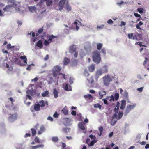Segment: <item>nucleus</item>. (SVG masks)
Wrapping results in <instances>:
<instances>
[{"label": "nucleus", "instance_id": "f257e3e1", "mask_svg": "<svg viewBox=\"0 0 149 149\" xmlns=\"http://www.w3.org/2000/svg\"><path fill=\"white\" fill-rule=\"evenodd\" d=\"M114 78L113 77L108 75L104 76L102 78L103 84L106 86L109 85Z\"/></svg>", "mask_w": 149, "mask_h": 149}, {"label": "nucleus", "instance_id": "f03ea898", "mask_svg": "<svg viewBox=\"0 0 149 149\" xmlns=\"http://www.w3.org/2000/svg\"><path fill=\"white\" fill-rule=\"evenodd\" d=\"M93 61L96 63H99L101 60L100 55V52L97 51L94 52L92 55Z\"/></svg>", "mask_w": 149, "mask_h": 149}, {"label": "nucleus", "instance_id": "7ed1b4c3", "mask_svg": "<svg viewBox=\"0 0 149 149\" xmlns=\"http://www.w3.org/2000/svg\"><path fill=\"white\" fill-rule=\"evenodd\" d=\"M136 104L133 103L132 105H128L127 106L126 109L124 113L125 115H127L128 113L132 110L134 109L136 107Z\"/></svg>", "mask_w": 149, "mask_h": 149}, {"label": "nucleus", "instance_id": "20e7f679", "mask_svg": "<svg viewBox=\"0 0 149 149\" xmlns=\"http://www.w3.org/2000/svg\"><path fill=\"white\" fill-rule=\"evenodd\" d=\"M61 70L60 66L57 65L55 66L52 69L53 74L54 77H56L58 74V72Z\"/></svg>", "mask_w": 149, "mask_h": 149}, {"label": "nucleus", "instance_id": "39448f33", "mask_svg": "<svg viewBox=\"0 0 149 149\" xmlns=\"http://www.w3.org/2000/svg\"><path fill=\"white\" fill-rule=\"evenodd\" d=\"M36 91L35 89H33L28 90L26 92L27 95H26L27 97L30 100H31L32 98L30 95L33 96L36 93Z\"/></svg>", "mask_w": 149, "mask_h": 149}, {"label": "nucleus", "instance_id": "423d86ee", "mask_svg": "<svg viewBox=\"0 0 149 149\" xmlns=\"http://www.w3.org/2000/svg\"><path fill=\"white\" fill-rule=\"evenodd\" d=\"M8 117V120L11 122H13L17 118V114L16 113L13 114H10Z\"/></svg>", "mask_w": 149, "mask_h": 149}, {"label": "nucleus", "instance_id": "0eeeda50", "mask_svg": "<svg viewBox=\"0 0 149 149\" xmlns=\"http://www.w3.org/2000/svg\"><path fill=\"white\" fill-rule=\"evenodd\" d=\"M31 34L32 37L31 39V42L32 44H34V42L36 41V39H37V33L36 34V37H35V33L34 32H32V33L31 32H30V33H28V35H31Z\"/></svg>", "mask_w": 149, "mask_h": 149}, {"label": "nucleus", "instance_id": "6e6552de", "mask_svg": "<svg viewBox=\"0 0 149 149\" xmlns=\"http://www.w3.org/2000/svg\"><path fill=\"white\" fill-rule=\"evenodd\" d=\"M118 120V115L115 113L112 117V120L111 124L112 125H114L117 121Z\"/></svg>", "mask_w": 149, "mask_h": 149}, {"label": "nucleus", "instance_id": "1a4fd4ad", "mask_svg": "<svg viewBox=\"0 0 149 149\" xmlns=\"http://www.w3.org/2000/svg\"><path fill=\"white\" fill-rule=\"evenodd\" d=\"M56 36H54L53 35L50 36L49 37V39L48 40H45L44 41V45L47 46L48 45V44L51 42L52 39L53 38H56Z\"/></svg>", "mask_w": 149, "mask_h": 149}, {"label": "nucleus", "instance_id": "9d476101", "mask_svg": "<svg viewBox=\"0 0 149 149\" xmlns=\"http://www.w3.org/2000/svg\"><path fill=\"white\" fill-rule=\"evenodd\" d=\"M104 73L103 72L102 69H99L97 70L96 72V74L95 76V78L97 80L99 76H101Z\"/></svg>", "mask_w": 149, "mask_h": 149}, {"label": "nucleus", "instance_id": "9b49d317", "mask_svg": "<svg viewBox=\"0 0 149 149\" xmlns=\"http://www.w3.org/2000/svg\"><path fill=\"white\" fill-rule=\"evenodd\" d=\"M31 111L33 113V116H35L36 115L34 112L37 111V104H34V106H32L30 108Z\"/></svg>", "mask_w": 149, "mask_h": 149}, {"label": "nucleus", "instance_id": "f8f14e48", "mask_svg": "<svg viewBox=\"0 0 149 149\" xmlns=\"http://www.w3.org/2000/svg\"><path fill=\"white\" fill-rule=\"evenodd\" d=\"M65 2V0H60V1L58 6L60 11H61L63 9Z\"/></svg>", "mask_w": 149, "mask_h": 149}, {"label": "nucleus", "instance_id": "ddd939ff", "mask_svg": "<svg viewBox=\"0 0 149 149\" xmlns=\"http://www.w3.org/2000/svg\"><path fill=\"white\" fill-rule=\"evenodd\" d=\"M76 46L75 45H72L69 47V52L72 53L74 52L76 49Z\"/></svg>", "mask_w": 149, "mask_h": 149}, {"label": "nucleus", "instance_id": "4468645a", "mask_svg": "<svg viewBox=\"0 0 149 149\" xmlns=\"http://www.w3.org/2000/svg\"><path fill=\"white\" fill-rule=\"evenodd\" d=\"M84 125L85 123H84L80 122L78 124V126L79 128L83 130H84L85 129Z\"/></svg>", "mask_w": 149, "mask_h": 149}, {"label": "nucleus", "instance_id": "2eb2a0df", "mask_svg": "<svg viewBox=\"0 0 149 149\" xmlns=\"http://www.w3.org/2000/svg\"><path fill=\"white\" fill-rule=\"evenodd\" d=\"M12 7V6L10 5H8L6 6L3 9V10L6 12L9 11L11 9Z\"/></svg>", "mask_w": 149, "mask_h": 149}, {"label": "nucleus", "instance_id": "dca6fc26", "mask_svg": "<svg viewBox=\"0 0 149 149\" xmlns=\"http://www.w3.org/2000/svg\"><path fill=\"white\" fill-rule=\"evenodd\" d=\"M45 106L44 101L43 100H41L39 101V103H38V111L40 110L39 107H43Z\"/></svg>", "mask_w": 149, "mask_h": 149}, {"label": "nucleus", "instance_id": "f3484780", "mask_svg": "<svg viewBox=\"0 0 149 149\" xmlns=\"http://www.w3.org/2000/svg\"><path fill=\"white\" fill-rule=\"evenodd\" d=\"M62 113H63L64 115H67L68 114V111L67 110V107L65 106L61 110Z\"/></svg>", "mask_w": 149, "mask_h": 149}, {"label": "nucleus", "instance_id": "a211bd4d", "mask_svg": "<svg viewBox=\"0 0 149 149\" xmlns=\"http://www.w3.org/2000/svg\"><path fill=\"white\" fill-rule=\"evenodd\" d=\"M53 94L54 97L55 98H56L58 96V92L56 88L54 89Z\"/></svg>", "mask_w": 149, "mask_h": 149}, {"label": "nucleus", "instance_id": "6ab92c4d", "mask_svg": "<svg viewBox=\"0 0 149 149\" xmlns=\"http://www.w3.org/2000/svg\"><path fill=\"white\" fill-rule=\"evenodd\" d=\"M45 128L43 125L41 126L40 128V130L38 132V134H41L45 130Z\"/></svg>", "mask_w": 149, "mask_h": 149}, {"label": "nucleus", "instance_id": "aec40b11", "mask_svg": "<svg viewBox=\"0 0 149 149\" xmlns=\"http://www.w3.org/2000/svg\"><path fill=\"white\" fill-rule=\"evenodd\" d=\"M64 123L66 125H69L71 121V120L68 118H64Z\"/></svg>", "mask_w": 149, "mask_h": 149}, {"label": "nucleus", "instance_id": "412c9836", "mask_svg": "<svg viewBox=\"0 0 149 149\" xmlns=\"http://www.w3.org/2000/svg\"><path fill=\"white\" fill-rule=\"evenodd\" d=\"M126 105V101L125 100H123L121 101V104L120 108L122 109H123L125 107Z\"/></svg>", "mask_w": 149, "mask_h": 149}, {"label": "nucleus", "instance_id": "4be33fe9", "mask_svg": "<svg viewBox=\"0 0 149 149\" xmlns=\"http://www.w3.org/2000/svg\"><path fill=\"white\" fill-rule=\"evenodd\" d=\"M28 8L29 11L32 12H33L36 11V8L35 6H28Z\"/></svg>", "mask_w": 149, "mask_h": 149}, {"label": "nucleus", "instance_id": "5701e85b", "mask_svg": "<svg viewBox=\"0 0 149 149\" xmlns=\"http://www.w3.org/2000/svg\"><path fill=\"white\" fill-rule=\"evenodd\" d=\"M13 6L15 8V9L17 10H20V4L19 3H16Z\"/></svg>", "mask_w": 149, "mask_h": 149}, {"label": "nucleus", "instance_id": "b1692460", "mask_svg": "<svg viewBox=\"0 0 149 149\" xmlns=\"http://www.w3.org/2000/svg\"><path fill=\"white\" fill-rule=\"evenodd\" d=\"M77 21V22L76 21H75L74 22V24L76 25V30L77 31H78L79 29V27L77 25H81V23L79 21Z\"/></svg>", "mask_w": 149, "mask_h": 149}, {"label": "nucleus", "instance_id": "393cba45", "mask_svg": "<svg viewBox=\"0 0 149 149\" xmlns=\"http://www.w3.org/2000/svg\"><path fill=\"white\" fill-rule=\"evenodd\" d=\"M69 62V60L67 58H65L63 61V64L65 65H67Z\"/></svg>", "mask_w": 149, "mask_h": 149}, {"label": "nucleus", "instance_id": "a878e982", "mask_svg": "<svg viewBox=\"0 0 149 149\" xmlns=\"http://www.w3.org/2000/svg\"><path fill=\"white\" fill-rule=\"evenodd\" d=\"M67 91H71L72 90L71 86L68 85V84L65 85V87L64 88Z\"/></svg>", "mask_w": 149, "mask_h": 149}, {"label": "nucleus", "instance_id": "bb28decb", "mask_svg": "<svg viewBox=\"0 0 149 149\" xmlns=\"http://www.w3.org/2000/svg\"><path fill=\"white\" fill-rule=\"evenodd\" d=\"M46 4L47 6H49L51 5L53 3L52 0H47L45 1Z\"/></svg>", "mask_w": 149, "mask_h": 149}, {"label": "nucleus", "instance_id": "cd10ccee", "mask_svg": "<svg viewBox=\"0 0 149 149\" xmlns=\"http://www.w3.org/2000/svg\"><path fill=\"white\" fill-rule=\"evenodd\" d=\"M107 99L110 102L113 101L114 100V96L113 95H111L110 97H107Z\"/></svg>", "mask_w": 149, "mask_h": 149}, {"label": "nucleus", "instance_id": "c85d7f7f", "mask_svg": "<svg viewBox=\"0 0 149 149\" xmlns=\"http://www.w3.org/2000/svg\"><path fill=\"white\" fill-rule=\"evenodd\" d=\"M97 141V140H94L91 141V142L88 144V145L89 146H92L93 145L94 143H96Z\"/></svg>", "mask_w": 149, "mask_h": 149}, {"label": "nucleus", "instance_id": "c756f323", "mask_svg": "<svg viewBox=\"0 0 149 149\" xmlns=\"http://www.w3.org/2000/svg\"><path fill=\"white\" fill-rule=\"evenodd\" d=\"M106 94V93L105 91H102L99 92V95L101 97L100 98V99H102L103 97V96L105 95Z\"/></svg>", "mask_w": 149, "mask_h": 149}, {"label": "nucleus", "instance_id": "7c9ffc66", "mask_svg": "<svg viewBox=\"0 0 149 149\" xmlns=\"http://www.w3.org/2000/svg\"><path fill=\"white\" fill-rule=\"evenodd\" d=\"M95 69V66L94 65H92L90 66L89 67V70L90 71H93Z\"/></svg>", "mask_w": 149, "mask_h": 149}, {"label": "nucleus", "instance_id": "2f4dec72", "mask_svg": "<svg viewBox=\"0 0 149 149\" xmlns=\"http://www.w3.org/2000/svg\"><path fill=\"white\" fill-rule=\"evenodd\" d=\"M20 59L22 60H24L23 61V62L25 63H27V59L26 58V56H21L20 57Z\"/></svg>", "mask_w": 149, "mask_h": 149}, {"label": "nucleus", "instance_id": "473e14b6", "mask_svg": "<svg viewBox=\"0 0 149 149\" xmlns=\"http://www.w3.org/2000/svg\"><path fill=\"white\" fill-rule=\"evenodd\" d=\"M127 3V2H124L123 1H121L120 2H118L116 3V4L119 6H121V5L123 4H125Z\"/></svg>", "mask_w": 149, "mask_h": 149}, {"label": "nucleus", "instance_id": "72a5a7b5", "mask_svg": "<svg viewBox=\"0 0 149 149\" xmlns=\"http://www.w3.org/2000/svg\"><path fill=\"white\" fill-rule=\"evenodd\" d=\"M49 92L47 91H46L42 93V95L43 97L47 96L49 94Z\"/></svg>", "mask_w": 149, "mask_h": 149}, {"label": "nucleus", "instance_id": "f704fd0d", "mask_svg": "<svg viewBox=\"0 0 149 149\" xmlns=\"http://www.w3.org/2000/svg\"><path fill=\"white\" fill-rule=\"evenodd\" d=\"M102 47V44L101 43H98L97 44V49L100 50Z\"/></svg>", "mask_w": 149, "mask_h": 149}, {"label": "nucleus", "instance_id": "c9c22d12", "mask_svg": "<svg viewBox=\"0 0 149 149\" xmlns=\"http://www.w3.org/2000/svg\"><path fill=\"white\" fill-rule=\"evenodd\" d=\"M103 72L104 73H106L108 71L107 67V65H105L103 67V69L102 70Z\"/></svg>", "mask_w": 149, "mask_h": 149}, {"label": "nucleus", "instance_id": "e433bc0d", "mask_svg": "<svg viewBox=\"0 0 149 149\" xmlns=\"http://www.w3.org/2000/svg\"><path fill=\"white\" fill-rule=\"evenodd\" d=\"M63 25L65 27L68 28V29H65V30H66L67 31V32H68H68H69V31L70 30L72 29V28L71 27H70V26H69V27L67 25L64 24Z\"/></svg>", "mask_w": 149, "mask_h": 149}, {"label": "nucleus", "instance_id": "4c0bfd02", "mask_svg": "<svg viewBox=\"0 0 149 149\" xmlns=\"http://www.w3.org/2000/svg\"><path fill=\"white\" fill-rule=\"evenodd\" d=\"M123 112H119L118 113V119L119 120L123 116Z\"/></svg>", "mask_w": 149, "mask_h": 149}, {"label": "nucleus", "instance_id": "58836bf2", "mask_svg": "<svg viewBox=\"0 0 149 149\" xmlns=\"http://www.w3.org/2000/svg\"><path fill=\"white\" fill-rule=\"evenodd\" d=\"M144 9L143 8H138L137 9V11L140 13L141 14L143 13Z\"/></svg>", "mask_w": 149, "mask_h": 149}, {"label": "nucleus", "instance_id": "ea45409f", "mask_svg": "<svg viewBox=\"0 0 149 149\" xmlns=\"http://www.w3.org/2000/svg\"><path fill=\"white\" fill-rule=\"evenodd\" d=\"M66 9L68 12L70 11L71 10V7L68 5V3L66 4Z\"/></svg>", "mask_w": 149, "mask_h": 149}, {"label": "nucleus", "instance_id": "a19ab883", "mask_svg": "<svg viewBox=\"0 0 149 149\" xmlns=\"http://www.w3.org/2000/svg\"><path fill=\"white\" fill-rule=\"evenodd\" d=\"M31 131L32 134L33 136H34L36 133V130L33 128H32L31 129Z\"/></svg>", "mask_w": 149, "mask_h": 149}, {"label": "nucleus", "instance_id": "79ce46f5", "mask_svg": "<svg viewBox=\"0 0 149 149\" xmlns=\"http://www.w3.org/2000/svg\"><path fill=\"white\" fill-rule=\"evenodd\" d=\"M84 97L85 98H88L89 99H91L92 98V96L91 94L85 95Z\"/></svg>", "mask_w": 149, "mask_h": 149}, {"label": "nucleus", "instance_id": "37998d69", "mask_svg": "<svg viewBox=\"0 0 149 149\" xmlns=\"http://www.w3.org/2000/svg\"><path fill=\"white\" fill-rule=\"evenodd\" d=\"M94 107L95 108H98L100 109H101V106L99 104H95L94 105Z\"/></svg>", "mask_w": 149, "mask_h": 149}, {"label": "nucleus", "instance_id": "c03bdc74", "mask_svg": "<svg viewBox=\"0 0 149 149\" xmlns=\"http://www.w3.org/2000/svg\"><path fill=\"white\" fill-rule=\"evenodd\" d=\"M104 26V25L102 24L100 26L97 25L96 28L97 30H98L102 29Z\"/></svg>", "mask_w": 149, "mask_h": 149}, {"label": "nucleus", "instance_id": "a18cd8bd", "mask_svg": "<svg viewBox=\"0 0 149 149\" xmlns=\"http://www.w3.org/2000/svg\"><path fill=\"white\" fill-rule=\"evenodd\" d=\"M91 47L90 46L88 45L86 47L85 46L84 47V49L87 52L90 51L91 50Z\"/></svg>", "mask_w": 149, "mask_h": 149}, {"label": "nucleus", "instance_id": "49530a36", "mask_svg": "<svg viewBox=\"0 0 149 149\" xmlns=\"http://www.w3.org/2000/svg\"><path fill=\"white\" fill-rule=\"evenodd\" d=\"M52 140L54 142H57L58 141V139L57 137H53L52 138Z\"/></svg>", "mask_w": 149, "mask_h": 149}, {"label": "nucleus", "instance_id": "de8ad7c7", "mask_svg": "<svg viewBox=\"0 0 149 149\" xmlns=\"http://www.w3.org/2000/svg\"><path fill=\"white\" fill-rule=\"evenodd\" d=\"M38 47H39L40 48H41L42 47V44L40 40H39L38 41Z\"/></svg>", "mask_w": 149, "mask_h": 149}, {"label": "nucleus", "instance_id": "09e8293b", "mask_svg": "<svg viewBox=\"0 0 149 149\" xmlns=\"http://www.w3.org/2000/svg\"><path fill=\"white\" fill-rule=\"evenodd\" d=\"M8 2L10 3H12L13 6H14L16 3V1L14 0H9Z\"/></svg>", "mask_w": 149, "mask_h": 149}, {"label": "nucleus", "instance_id": "8fccbe9b", "mask_svg": "<svg viewBox=\"0 0 149 149\" xmlns=\"http://www.w3.org/2000/svg\"><path fill=\"white\" fill-rule=\"evenodd\" d=\"M119 94L118 93H116L114 95L115 99V100H117L119 98Z\"/></svg>", "mask_w": 149, "mask_h": 149}, {"label": "nucleus", "instance_id": "3c124183", "mask_svg": "<svg viewBox=\"0 0 149 149\" xmlns=\"http://www.w3.org/2000/svg\"><path fill=\"white\" fill-rule=\"evenodd\" d=\"M119 107L116 106L115 108L114 109V112L115 113L117 114L118 112V111L119 109Z\"/></svg>", "mask_w": 149, "mask_h": 149}, {"label": "nucleus", "instance_id": "603ef678", "mask_svg": "<svg viewBox=\"0 0 149 149\" xmlns=\"http://www.w3.org/2000/svg\"><path fill=\"white\" fill-rule=\"evenodd\" d=\"M53 116L55 118H57L58 117V115L57 112L56 111L53 115Z\"/></svg>", "mask_w": 149, "mask_h": 149}, {"label": "nucleus", "instance_id": "864d4df0", "mask_svg": "<svg viewBox=\"0 0 149 149\" xmlns=\"http://www.w3.org/2000/svg\"><path fill=\"white\" fill-rule=\"evenodd\" d=\"M47 120H50L51 121H52L53 120V118L51 116H49L47 118Z\"/></svg>", "mask_w": 149, "mask_h": 149}, {"label": "nucleus", "instance_id": "5fc2aeb1", "mask_svg": "<svg viewBox=\"0 0 149 149\" xmlns=\"http://www.w3.org/2000/svg\"><path fill=\"white\" fill-rule=\"evenodd\" d=\"M90 137L91 139H94L96 138V137L95 136L91 134L89 136Z\"/></svg>", "mask_w": 149, "mask_h": 149}, {"label": "nucleus", "instance_id": "6e6d98bb", "mask_svg": "<svg viewBox=\"0 0 149 149\" xmlns=\"http://www.w3.org/2000/svg\"><path fill=\"white\" fill-rule=\"evenodd\" d=\"M9 99L11 102L12 105H13V102H14V100L12 97H10V98H9Z\"/></svg>", "mask_w": 149, "mask_h": 149}, {"label": "nucleus", "instance_id": "4d7b16f0", "mask_svg": "<svg viewBox=\"0 0 149 149\" xmlns=\"http://www.w3.org/2000/svg\"><path fill=\"white\" fill-rule=\"evenodd\" d=\"M101 53H103L104 54H105L106 53V52L105 49L104 48H103L101 51Z\"/></svg>", "mask_w": 149, "mask_h": 149}, {"label": "nucleus", "instance_id": "13d9d810", "mask_svg": "<svg viewBox=\"0 0 149 149\" xmlns=\"http://www.w3.org/2000/svg\"><path fill=\"white\" fill-rule=\"evenodd\" d=\"M128 37L129 39H132L133 37V35L132 33L130 34H128Z\"/></svg>", "mask_w": 149, "mask_h": 149}, {"label": "nucleus", "instance_id": "bf43d9fd", "mask_svg": "<svg viewBox=\"0 0 149 149\" xmlns=\"http://www.w3.org/2000/svg\"><path fill=\"white\" fill-rule=\"evenodd\" d=\"M143 87H142L141 88H139L137 89V90L140 92H141L142 91Z\"/></svg>", "mask_w": 149, "mask_h": 149}, {"label": "nucleus", "instance_id": "052dcab7", "mask_svg": "<svg viewBox=\"0 0 149 149\" xmlns=\"http://www.w3.org/2000/svg\"><path fill=\"white\" fill-rule=\"evenodd\" d=\"M99 130L100 132H102L103 130V127L102 126L100 127L99 128Z\"/></svg>", "mask_w": 149, "mask_h": 149}, {"label": "nucleus", "instance_id": "680f3d73", "mask_svg": "<svg viewBox=\"0 0 149 149\" xmlns=\"http://www.w3.org/2000/svg\"><path fill=\"white\" fill-rule=\"evenodd\" d=\"M31 149H36L37 148V145L32 146L31 147Z\"/></svg>", "mask_w": 149, "mask_h": 149}, {"label": "nucleus", "instance_id": "e2e57ef3", "mask_svg": "<svg viewBox=\"0 0 149 149\" xmlns=\"http://www.w3.org/2000/svg\"><path fill=\"white\" fill-rule=\"evenodd\" d=\"M107 23L108 24H111L113 23V21L111 19H109L108 20Z\"/></svg>", "mask_w": 149, "mask_h": 149}, {"label": "nucleus", "instance_id": "0e129e2a", "mask_svg": "<svg viewBox=\"0 0 149 149\" xmlns=\"http://www.w3.org/2000/svg\"><path fill=\"white\" fill-rule=\"evenodd\" d=\"M134 15L135 17H139L141 16V15L137 13H134Z\"/></svg>", "mask_w": 149, "mask_h": 149}, {"label": "nucleus", "instance_id": "69168bd1", "mask_svg": "<svg viewBox=\"0 0 149 149\" xmlns=\"http://www.w3.org/2000/svg\"><path fill=\"white\" fill-rule=\"evenodd\" d=\"M43 29L42 28H40L39 29L38 31V33H41L43 31Z\"/></svg>", "mask_w": 149, "mask_h": 149}, {"label": "nucleus", "instance_id": "338daca9", "mask_svg": "<svg viewBox=\"0 0 149 149\" xmlns=\"http://www.w3.org/2000/svg\"><path fill=\"white\" fill-rule=\"evenodd\" d=\"M17 23L18 24L19 26H21L22 24V22L21 21H18L17 22Z\"/></svg>", "mask_w": 149, "mask_h": 149}, {"label": "nucleus", "instance_id": "774afa93", "mask_svg": "<svg viewBox=\"0 0 149 149\" xmlns=\"http://www.w3.org/2000/svg\"><path fill=\"white\" fill-rule=\"evenodd\" d=\"M31 136V134L30 133H26L25 134L24 137L25 138H26L27 137L30 136Z\"/></svg>", "mask_w": 149, "mask_h": 149}]
</instances>
